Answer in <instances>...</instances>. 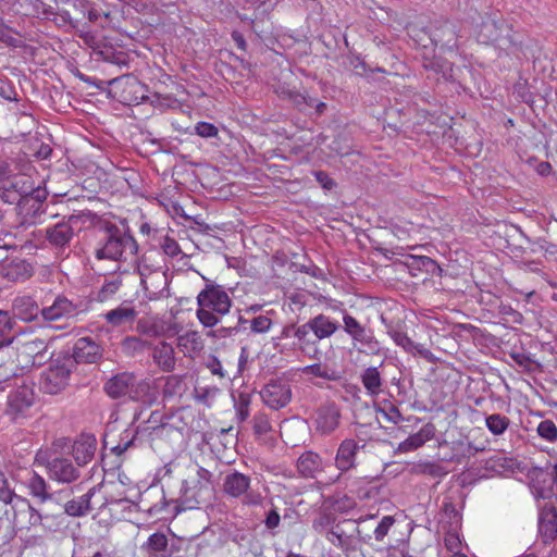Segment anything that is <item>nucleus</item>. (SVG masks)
Returning a JSON list of instances; mask_svg holds the SVG:
<instances>
[{"label": "nucleus", "instance_id": "7ed1b4c3", "mask_svg": "<svg viewBox=\"0 0 557 557\" xmlns=\"http://www.w3.org/2000/svg\"><path fill=\"white\" fill-rule=\"evenodd\" d=\"M138 246L135 238L117 227L108 230L104 238L98 243L95 257L98 260H127L137 253Z\"/></svg>", "mask_w": 557, "mask_h": 557}, {"label": "nucleus", "instance_id": "052dcab7", "mask_svg": "<svg viewBox=\"0 0 557 557\" xmlns=\"http://www.w3.org/2000/svg\"><path fill=\"white\" fill-rule=\"evenodd\" d=\"M23 349L27 354L40 355L47 349V344L44 339L35 338L27 341L23 344Z\"/></svg>", "mask_w": 557, "mask_h": 557}, {"label": "nucleus", "instance_id": "09e8293b", "mask_svg": "<svg viewBox=\"0 0 557 557\" xmlns=\"http://www.w3.org/2000/svg\"><path fill=\"white\" fill-rule=\"evenodd\" d=\"M252 428L256 435L261 436L272 430L269 418L265 413H257L252 419Z\"/></svg>", "mask_w": 557, "mask_h": 557}, {"label": "nucleus", "instance_id": "f704fd0d", "mask_svg": "<svg viewBox=\"0 0 557 557\" xmlns=\"http://www.w3.org/2000/svg\"><path fill=\"white\" fill-rule=\"evenodd\" d=\"M154 362L163 370L171 371L175 366L174 348L172 345L161 342L153 348Z\"/></svg>", "mask_w": 557, "mask_h": 557}, {"label": "nucleus", "instance_id": "393cba45", "mask_svg": "<svg viewBox=\"0 0 557 557\" xmlns=\"http://www.w3.org/2000/svg\"><path fill=\"white\" fill-rule=\"evenodd\" d=\"M339 410L334 405H325L317 411L315 426L323 434L333 432L339 423Z\"/></svg>", "mask_w": 557, "mask_h": 557}, {"label": "nucleus", "instance_id": "1a4fd4ad", "mask_svg": "<svg viewBox=\"0 0 557 557\" xmlns=\"http://www.w3.org/2000/svg\"><path fill=\"white\" fill-rule=\"evenodd\" d=\"M36 395L30 385H17L8 398L7 413L13 420L25 417L35 404Z\"/></svg>", "mask_w": 557, "mask_h": 557}, {"label": "nucleus", "instance_id": "bb28decb", "mask_svg": "<svg viewBox=\"0 0 557 557\" xmlns=\"http://www.w3.org/2000/svg\"><path fill=\"white\" fill-rule=\"evenodd\" d=\"M76 362L69 356L54 359L49 366L45 383H58V381L67 380Z\"/></svg>", "mask_w": 557, "mask_h": 557}, {"label": "nucleus", "instance_id": "de8ad7c7", "mask_svg": "<svg viewBox=\"0 0 557 557\" xmlns=\"http://www.w3.org/2000/svg\"><path fill=\"white\" fill-rule=\"evenodd\" d=\"M215 313L216 312H214L212 309H209V307H199L197 310V318L203 326L212 327L220 321Z\"/></svg>", "mask_w": 557, "mask_h": 557}, {"label": "nucleus", "instance_id": "864d4df0", "mask_svg": "<svg viewBox=\"0 0 557 557\" xmlns=\"http://www.w3.org/2000/svg\"><path fill=\"white\" fill-rule=\"evenodd\" d=\"M195 133L202 138H213L218 136L219 131L214 124L200 121L195 125Z\"/></svg>", "mask_w": 557, "mask_h": 557}, {"label": "nucleus", "instance_id": "72a5a7b5", "mask_svg": "<svg viewBox=\"0 0 557 557\" xmlns=\"http://www.w3.org/2000/svg\"><path fill=\"white\" fill-rule=\"evenodd\" d=\"M26 240L16 233L0 231V261H3L9 253L18 252Z\"/></svg>", "mask_w": 557, "mask_h": 557}, {"label": "nucleus", "instance_id": "0e129e2a", "mask_svg": "<svg viewBox=\"0 0 557 557\" xmlns=\"http://www.w3.org/2000/svg\"><path fill=\"white\" fill-rule=\"evenodd\" d=\"M444 545L449 552L459 553L461 547L459 535L456 532H447L444 537Z\"/></svg>", "mask_w": 557, "mask_h": 557}, {"label": "nucleus", "instance_id": "e433bc0d", "mask_svg": "<svg viewBox=\"0 0 557 557\" xmlns=\"http://www.w3.org/2000/svg\"><path fill=\"white\" fill-rule=\"evenodd\" d=\"M336 522V517L334 513L321 510L313 519L312 521V528L313 530L324 535L325 539H327V532H330V529L334 527Z\"/></svg>", "mask_w": 557, "mask_h": 557}, {"label": "nucleus", "instance_id": "37998d69", "mask_svg": "<svg viewBox=\"0 0 557 557\" xmlns=\"http://www.w3.org/2000/svg\"><path fill=\"white\" fill-rule=\"evenodd\" d=\"M377 412L381 413L385 420L395 425H399L398 429L406 432L407 425H401V423L405 421L410 422V418L405 419L395 406H389L387 409H379Z\"/></svg>", "mask_w": 557, "mask_h": 557}, {"label": "nucleus", "instance_id": "423d86ee", "mask_svg": "<svg viewBox=\"0 0 557 557\" xmlns=\"http://www.w3.org/2000/svg\"><path fill=\"white\" fill-rule=\"evenodd\" d=\"M251 478L242 472L233 470L223 480V492L232 498H242L247 506L261 505L262 495L251 487Z\"/></svg>", "mask_w": 557, "mask_h": 557}, {"label": "nucleus", "instance_id": "4c0bfd02", "mask_svg": "<svg viewBox=\"0 0 557 557\" xmlns=\"http://www.w3.org/2000/svg\"><path fill=\"white\" fill-rule=\"evenodd\" d=\"M510 424L509 419L500 413H493L485 418L487 430L494 435H502Z\"/></svg>", "mask_w": 557, "mask_h": 557}, {"label": "nucleus", "instance_id": "ddd939ff", "mask_svg": "<svg viewBox=\"0 0 557 557\" xmlns=\"http://www.w3.org/2000/svg\"><path fill=\"white\" fill-rule=\"evenodd\" d=\"M79 218L71 215L67 220L61 221L47 230L49 243L57 247H64L70 243L75 232L78 230Z\"/></svg>", "mask_w": 557, "mask_h": 557}, {"label": "nucleus", "instance_id": "b1692460", "mask_svg": "<svg viewBox=\"0 0 557 557\" xmlns=\"http://www.w3.org/2000/svg\"><path fill=\"white\" fill-rule=\"evenodd\" d=\"M15 510L0 503V548L8 545L16 535Z\"/></svg>", "mask_w": 557, "mask_h": 557}, {"label": "nucleus", "instance_id": "49530a36", "mask_svg": "<svg viewBox=\"0 0 557 557\" xmlns=\"http://www.w3.org/2000/svg\"><path fill=\"white\" fill-rule=\"evenodd\" d=\"M101 54L103 60L111 64H115L119 67H128V55L124 51L107 50L102 51Z\"/></svg>", "mask_w": 557, "mask_h": 557}, {"label": "nucleus", "instance_id": "4468645a", "mask_svg": "<svg viewBox=\"0 0 557 557\" xmlns=\"http://www.w3.org/2000/svg\"><path fill=\"white\" fill-rule=\"evenodd\" d=\"M97 492L98 487L94 486L76 498H65L63 502L55 504L63 510V513L70 517H85L91 512V499L96 496Z\"/></svg>", "mask_w": 557, "mask_h": 557}, {"label": "nucleus", "instance_id": "a19ab883", "mask_svg": "<svg viewBox=\"0 0 557 557\" xmlns=\"http://www.w3.org/2000/svg\"><path fill=\"white\" fill-rule=\"evenodd\" d=\"M414 472L419 474H426L432 478H442L446 475L447 471L437 462H420L414 466Z\"/></svg>", "mask_w": 557, "mask_h": 557}, {"label": "nucleus", "instance_id": "7c9ffc66", "mask_svg": "<svg viewBox=\"0 0 557 557\" xmlns=\"http://www.w3.org/2000/svg\"><path fill=\"white\" fill-rule=\"evenodd\" d=\"M354 347L367 355H380L382 347L373 332L367 327L351 337Z\"/></svg>", "mask_w": 557, "mask_h": 557}, {"label": "nucleus", "instance_id": "774afa93", "mask_svg": "<svg viewBox=\"0 0 557 557\" xmlns=\"http://www.w3.org/2000/svg\"><path fill=\"white\" fill-rule=\"evenodd\" d=\"M212 394L213 389L207 385H194L193 395L198 403L207 404Z\"/></svg>", "mask_w": 557, "mask_h": 557}, {"label": "nucleus", "instance_id": "dca6fc26", "mask_svg": "<svg viewBox=\"0 0 557 557\" xmlns=\"http://www.w3.org/2000/svg\"><path fill=\"white\" fill-rule=\"evenodd\" d=\"M15 253H9L3 261H0V274L11 282L24 281L32 275L30 264L15 257Z\"/></svg>", "mask_w": 557, "mask_h": 557}, {"label": "nucleus", "instance_id": "f257e3e1", "mask_svg": "<svg viewBox=\"0 0 557 557\" xmlns=\"http://www.w3.org/2000/svg\"><path fill=\"white\" fill-rule=\"evenodd\" d=\"M213 474L206 468L189 463L187 476L183 480L178 496L174 499L177 510L195 509L211 498Z\"/></svg>", "mask_w": 557, "mask_h": 557}, {"label": "nucleus", "instance_id": "c85d7f7f", "mask_svg": "<svg viewBox=\"0 0 557 557\" xmlns=\"http://www.w3.org/2000/svg\"><path fill=\"white\" fill-rule=\"evenodd\" d=\"M136 317L137 312L135 308L126 302L104 313L106 321L113 327H121L126 324H132Z\"/></svg>", "mask_w": 557, "mask_h": 557}, {"label": "nucleus", "instance_id": "9b49d317", "mask_svg": "<svg viewBox=\"0 0 557 557\" xmlns=\"http://www.w3.org/2000/svg\"><path fill=\"white\" fill-rule=\"evenodd\" d=\"M359 448L358 443L351 438L344 440L339 444L335 456V467L339 470V473L333 479V482L339 481L345 472L356 467Z\"/></svg>", "mask_w": 557, "mask_h": 557}, {"label": "nucleus", "instance_id": "9d476101", "mask_svg": "<svg viewBox=\"0 0 557 557\" xmlns=\"http://www.w3.org/2000/svg\"><path fill=\"white\" fill-rule=\"evenodd\" d=\"M76 306L64 296H57L51 305L42 304L41 321L53 323L71 319L76 315Z\"/></svg>", "mask_w": 557, "mask_h": 557}, {"label": "nucleus", "instance_id": "4d7b16f0", "mask_svg": "<svg viewBox=\"0 0 557 557\" xmlns=\"http://www.w3.org/2000/svg\"><path fill=\"white\" fill-rule=\"evenodd\" d=\"M343 323L344 331L350 336V338L366 327L359 321H357L356 318L348 313H344Z\"/></svg>", "mask_w": 557, "mask_h": 557}, {"label": "nucleus", "instance_id": "5fc2aeb1", "mask_svg": "<svg viewBox=\"0 0 557 557\" xmlns=\"http://www.w3.org/2000/svg\"><path fill=\"white\" fill-rule=\"evenodd\" d=\"M395 523V519L392 516H384L379 524L373 530L374 537L376 541H382L388 533L391 527Z\"/></svg>", "mask_w": 557, "mask_h": 557}, {"label": "nucleus", "instance_id": "473e14b6", "mask_svg": "<svg viewBox=\"0 0 557 557\" xmlns=\"http://www.w3.org/2000/svg\"><path fill=\"white\" fill-rule=\"evenodd\" d=\"M177 347L185 356L194 357L202 350L203 341L198 332L188 331L178 336Z\"/></svg>", "mask_w": 557, "mask_h": 557}, {"label": "nucleus", "instance_id": "0eeeda50", "mask_svg": "<svg viewBox=\"0 0 557 557\" xmlns=\"http://www.w3.org/2000/svg\"><path fill=\"white\" fill-rule=\"evenodd\" d=\"M25 485L28 494L41 505L47 503H61L74 493V487L50 491L47 481L36 472H32Z\"/></svg>", "mask_w": 557, "mask_h": 557}, {"label": "nucleus", "instance_id": "f3484780", "mask_svg": "<svg viewBox=\"0 0 557 557\" xmlns=\"http://www.w3.org/2000/svg\"><path fill=\"white\" fill-rule=\"evenodd\" d=\"M505 23L498 13H493L482 20L481 24L473 29V34L481 44H488L499 39Z\"/></svg>", "mask_w": 557, "mask_h": 557}, {"label": "nucleus", "instance_id": "6e6d98bb", "mask_svg": "<svg viewBox=\"0 0 557 557\" xmlns=\"http://www.w3.org/2000/svg\"><path fill=\"white\" fill-rule=\"evenodd\" d=\"M271 326L272 320L268 315H258L250 321V329L253 333H267Z\"/></svg>", "mask_w": 557, "mask_h": 557}, {"label": "nucleus", "instance_id": "13d9d810", "mask_svg": "<svg viewBox=\"0 0 557 557\" xmlns=\"http://www.w3.org/2000/svg\"><path fill=\"white\" fill-rule=\"evenodd\" d=\"M28 511H29V523L32 525L46 527V524L50 518L49 513L32 506L30 504H28Z\"/></svg>", "mask_w": 557, "mask_h": 557}, {"label": "nucleus", "instance_id": "3c124183", "mask_svg": "<svg viewBox=\"0 0 557 557\" xmlns=\"http://www.w3.org/2000/svg\"><path fill=\"white\" fill-rule=\"evenodd\" d=\"M14 491L10 487L8 479L3 472L0 471V503L11 506L13 497H15Z\"/></svg>", "mask_w": 557, "mask_h": 557}, {"label": "nucleus", "instance_id": "6e6552de", "mask_svg": "<svg viewBox=\"0 0 557 557\" xmlns=\"http://www.w3.org/2000/svg\"><path fill=\"white\" fill-rule=\"evenodd\" d=\"M114 97L124 104L136 106L147 98V89L144 84L132 76L113 78L110 82Z\"/></svg>", "mask_w": 557, "mask_h": 557}, {"label": "nucleus", "instance_id": "58836bf2", "mask_svg": "<svg viewBox=\"0 0 557 557\" xmlns=\"http://www.w3.org/2000/svg\"><path fill=\"white\" fill-rule=\"evenodd\" d=\"M98 492L96 496L91 499V511H103L107 507H109L112 504H119L124 502L122 498H114L112 496H108L104 493L101 492V487L97 485Z\"/></svg>", "mask_w": 557, "mask_h": 557}, {"label": "nucleus", "instance_id": "a18cd8bd", "mask_svg": "<svg viewBox=\"0 0 557 557\" xmlns=\"http://www.w3.org/2000/svg\"><path fill=\"white\" fill-rule=\"evenodd\" d=\"M498 313L502 315L504 320V324L506 323H513V324H521L523 317L522 314L515 310L510 305L508 304H500L498 306Z\"/></svg>", "mask_w": 557, "mask_h": 557}, {"label": "nucleus", "instance_id": "5701e85b", "mask_svg": "<svg viewBox=\"0 0 557 557\" xmlns=\"http://www.w3.org/2000/svg\"><path fill=\"white\" fill-rule=\"evenodd\" d=\"M296 466L301 476L313 479L324 470L326 462L319 454L307 450L299 456Z\"/></svg>", "mask_w": 557, "mask_h": 557}, {"label": "nucleus", "instance_id": "412c9836", "mask_svg": "<svg viewBox=\"0 0 557 557\" xmlns=\"http://www.w3.org/2000/svg\"><path fill=\"white\" fill-rule=\"evenodd\" d=\"M96 446V437L89 434H82L72 444V455L78 467L86 466L94 458Z\"/></svg>", "mask_w": 557, "mask_h": 557}, {"label": "nucleus", "instance_id": "338daca9", "mask_svg": "<svg viewBox=\"0 0 557 557\" xmlns=\"http://www.w3.org/2000/svg\"><path fill=\"white\" fill-rule=\"evenodd\" d=\"M384 364V361L379 367H369L362 373V383H381L380 367Z\"/></svg>", "mask_w": 557, "mask_h": 557}, {"label": "nucleus", "instance_id": "69168bd1", "mask_svg": "<svg viewBox=\"0 0 557 557\" xmlns=\"http://www.w3.org/2000/svg\"><path fill=\"white\" fill-rule=\"evenodd\" d=\"M313 176L324 190H332L336 187L335 181L324 171H313Z\"/></svg>", "mask_w": 557, "mask_h": 557}, {"label": "nucleus", "instance_id": "cd10ccee", "mask_svg": "<svg viewBox=\"0 0 557 557\" xmlns=\"http://www.w3.org/2000/svg\"><path fill=\"white\" fill-rule=\"evenodd\" d=\"M140 284L149 299H157L162 296L169 282L165 271L157 270L147 278H141Z\"/></svg>", "mask_w": 557, "mask_h": 557}, {"label": "nucleus", "instance_id": "c756f323", "mask_svg": "<svg viewBox=\"0 0 557 557\" xmlns=\"http://www.w3.org/2000/svg\"><path fill=\"white\" fill-rule=\"evenodd\" d=\"M308 327L312 330L315 341L331 337L337 330L338 324L325 314H319L308 321Z\"/></svg>", "mask_w": 557, "mask_h": 557}, {"label": "nucleus", "instance_id": "f03ea898", "mask_svg": "<svg viewBox=\"0 0 557 557\" xmlns=\"http://www.w3.org/2000/svg\"><path fill=\"white\" fill-rule=\"evenodd\" d=\"M0 198L5 203H17L21 208L32 203L34 213H36L46 199V190L35 187L30 176L13 174L11 171L10 178H7L0 187Z\"/></svg>", "mask_w": 557, "mask_h": 557}, {"label": "nucleus", "instance_id": "8fccbe9b", "mask_svg": "<svg viewBox=\"0 0 557 557\" xmlns=\"http://www.w3.org/2000/svg\"><path fill=\"white\" fill-rule=\"evenodd\" d=\"M539 435L549 442L557 438V426L552 420H544L537 426Z\"/></svg>", "mask_w": 557, "mask_h": 557}, {"label": "nucleus", "instance_id": "4be33fe9", "mask_svg": "<svg viewBox=\"0 0 557 557\" xmlns=\"http://www.w3.org/2000/svg\"><path fill=\"white\" fill-rule=\"evenodd\" d=\"M100 355V347L96 342L90 337H81L74 344L72 358L76 363H95Z\"/></svg>", "mask_w": 557, "mask_h": 557}, {"label": "nucleus", "instance_id": "2f4dec72", "mask_svg": "<svg viewBox=\"0 0 557 557\" xmlns=\"http://www.w3.org/2000/svg\"><path fill=\"white\" fill-rule=\"evenodd\" d=\"M457 39L458 35L455 26L449 22H445L442 27L436 29L431 36V40L435 47L446 48L448 50L457 47Z\"/></svg>", "mask_w": 557, "mask_h": 557}, {"label": "nucleus", "instance_id": "a878e982", "mask_svg": "<svg viewBox=\"0 0 557 557\" xmlns=\"http://www.w3.org/2000/svg\"><path fill=\"white\" fill-rule=\"evenodd\" d=\"M435 435V425L433 423L424 424L417 433L409 435L405 441L399 443L397 450L399 453L412 451L423 446Z\"/></svg>", "mask_w": 557, "mask_h": 557}, {"label": "nucleus", "instance_id": "ea45409f", "mask_svg": "<svg viewBox=\"0 0 557 557\" xmlns=\"http://www.w3.org/2000/svg\"><path fill=\"white\" fill-rule=\"evenodd\" d=\"M509 356L516 362V364H518L519 367L523 368L528 372H532V371L536 370L540 367V364L536 361H534L529 356V354H527L522 349H520V350L513 349L509 354Z\"/></svg>", "mask_w": 557, "mask_h": 557}, {"label": "nucleus", "instance_id": "e2e57ef3", "mask_svg": "<svg viewBox=\"0 0 557 557\" xmlns=\"http://www.w3.org/2000/svg\"><path fill=\"white\" fill-rule=\"evenodd\" d=\"M161 248L166 256L172 258L177 257L178 255L182 253L178 243L175 239L168 236L163 239Z\"/></svg>", "mask_w": 557, "mask_h": 557}, {"label": "nucleus", "instance_id": "f8f14e48", "mask_svg": "<svg viewBox=\"0 0 557 557\" xmlns=\"http://www.w3.org/2000/svg\"><path fill=\"white\" fill-rule=\"evenodd\" d=\"M199 307H209L219 314H225L230 311L231 299L226 292L219 287H209L201 290L197 296Z\"/></svg>", "mask_w": 557, "mask_h": 557}, {"label": "nucleus", "instance_id": "c03bdc74", "mask_svg": "<svg viewBox=\"0 0 557 557\" xmlns=\"http://www.w3.org/2000/svg\"><path fill=\"white\" fill-rule=\"evenodd\" d=\"M295 337L297 338L300 347L305 349L308 345L315 346L318 341L313 337L312 330L308 327V322L299 325L295 331Z\"/></svg>", "mask_w": 557, "mask_h": 557}, {"label": "nucleus", "instance_id": "bf43d9fd", "mask_svg": "<svg viewBox=\"0 0 557 557\" xmlns=\"http://www.w3.org/2000/svg\"><path fill=\"white\" fill-rule=\"evenodd\" d=\"M356 506H357L356 500L348 496L338 497L333 503L334 510L337 512H341V513L349 512Z\"/></svg>", "mask_w": 557, "mask_h": 557}, {"label": "nucleus", "instance_id": "2eb2a0df", "mask_svg": "<svg viewBox=\"0 0 557 557\" xmlns=\"http://www.w3.org/2000/svg\"><path fill=\"white\" fill-rule=\"evenodd\" d=\"M178 550L174 543L170 544L169 537L163 532H154L140 546V552L146 557H172Z\"/></svg>", "mask_w": 557, "mask_h": 557}, {"label": "nucleus", "instance_id": "a211bd4d", "mask_svg": "<svg viewBox=\"0 0 557 557\" xmlns=\"http://www.w3.org/2000/svg\"><path fill=\"white\" fill-rule=\"evenodd\" d=\"M259 395L264 405L274 410L285 407L292 399L289 385H262Z\"/></svg>", "mask_w": 557, "mask_h": 557}, {"label": "nucleus", "instance_id": "39448f33", "mask_svg": "<svg viewBox=\"0 0 557 557\" xmlns=\"http://www.w3.org/2000/svg\"><path fill=\"white\" fill-rule=\"evenodd\" d=\"M374 516L360 517L357 520L344 519L335 522L334 527L327 532V541L336 547L346 548L351 544L354 537L360 541L368 542L371 540V534L364 532L359 525L372 520Z\"/></svg>", "mask_w": 557, "mask_h": 557}, {"label": "nucleus", "instance_id": "6ab92c4d", "mask_svg": "<svg viewBox=\"0 0 557 557\" xmlns=\"http://www.w3.org/2000/svg\"><path fill=\"white\" fill-rule=\"evenodd\" d=\"M539 532L545 543L557 540V509L550 504L541 508Z\"/></svg>", "mask_w": 557, "mask_h": 557}, {"label": "nucleus", "instance_id": "aec40b11", "mask_svg": "<svg viewBox=\"0 0 557 557\" xmlns=\"http://www.w3.org/2000/svg\"><path fill=\"white\" fill-rule=\"evenodd\" d=\"M12 310L16 318L25 322L37 321L41 318V308H39L37 301L28 295L15 297L12 304Z\"/></svg>", "mask_w": 557, "mask_h": 557}, {"label": "nucleus", "instance_id": "603ef678", "mask_svg": "<svg viewBox=\"0 0 557 557\" xmlns=\"http://www.w3.org/2000/svg\"><path fill=\"white\" fill-rule=\"evenodd\" d=\"M120 286L121 281L119 278L106 281L98 293V299L100 301L107 300L119 290Z\"/></svg>", "mask_w": 557, "mask_h": 557}, {"label": "nucleus", "instance_id": "c9c22d12", "mask_svg": "<svg viewBox=\"0 0 557 557\" xmlns=\"http://www.w3.org/2000/svg\"><path fill=\"white\" fill-rule=\"evenodd\" d=\"M232 397L236 409L237 418L245 421L249 416L251 394L248 391H233Z\"/></svg>", "mask_w": 557, "mask_h": 557}, {"label": "nucleus", "instance_id": "79ce46f5", "mask_svg": "<svg viewBox=\"0 0 557 557\" xmlns=\"http://www.w3.org/2000/svg\"><path fill=\"white\" fill-rule=\"evenodd\" d=\"M389 337L393 342L401 347L406 352L411 354L416 349V343L403 331L391 330L388 331Z\"/></svg>", "mask_w": 557, "mask_h": 557}, {"label": "nucleus", "instance_id": "20e7f679", "mask_svg": "<svg viewBox=\"0 0 557 557\" xmlns=\"http://www.w3.org/2000/svg\"><path fill=\"white\" fill-rule=\"evenodd\" d=\"M35 462L45 467L50 480L61 484H71L81 476L79 467L71 459L59 456L51 450L39 449L35 456Z\"/></svg>", "mask_w": 557, "mask_h": 557}, {"label": "nucleus", "instance_id": "680f3d73", "mask_svg": "<svg viewBox=\"0 0 557 557\" xmlns=\"http://www.w3.org/2000/svg\"><path fill=\"white\" fill-rule=\"evenodd\" d=\"M304 371L317 377L334 380V372L332 371V373H330V370L320 363L308 366L304 369Z\"/></svg>", "mask_w": 557, "mask_h": 557}]
</instances>
